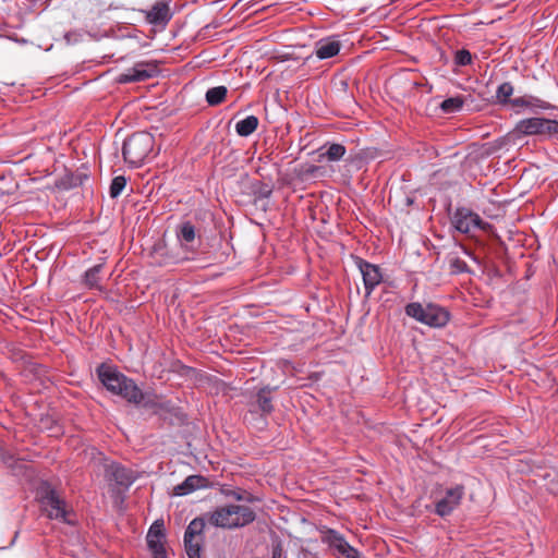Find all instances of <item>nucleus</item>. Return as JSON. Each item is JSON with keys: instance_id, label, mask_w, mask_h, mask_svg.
Listing matches in <instances>:
<instances>
[{"instance_id": "nucleus-20", "label": "nucleus", "mask_w": 558, "mask_h": 558, "mask_svg": "<svg viewBox=\"0 0 558 558\" xmlns=\"http://www.w3.org/2000/svg\"><path fill=\"white\" fill-rule=\"evenodd\" d=\"M294 172L299 180L308 181L322 177L325 170L323 167L305 163L295 168Z\"/></svg>"}, {"instance_id": "nucleus-1", "label": "nucleus", "mask_w": 558, "mask_h": 558, "mask_svg": "<svg viewBox=\"0 0 558 558\" xmlns=\"http://www.w3.org/2000/svg\"><path fill=\"white\" fill-rule=\"evenodd\" d=\"M97 375L101 384L113 395L135 404L144 401L145 395L135 381L120 373L116 367L101 364L97 368Z\"/></svg>"}, {"instance_id": "nucleus-25", "label": "nucleus", "mask_w": 558, "mask_h": 558, "mask_svg": "<svg viewBox=\"0 0 558 558\" xmlns=\"http://www.w3.org/2000/svg\"><path fill=\"white\" fill-rule=\"evenodd\" d=\"M228 89L226 86H216L211 87L206 92V101L210 106H218L220 105L226 96H227Z\"/></svg>"}, {"instance_id": "nucleus-35", "label": "nucleus", "mask_w": 558, "mask_h": 558, "mask_svg": "<svg viewBox=\"0 0 558 558\" xmlns=\"http://www.w3.org/2000/svg\"><path fill=\"white\" fill-rule=\"evenodd\" d=\"M232 496H233L236 500H242V499H243L242 495H240V494H238V493H233V495H232Z\"/></svg>"}, {"instance_id": "nucleus-26", "label": "nucleus", "mask_w": 558, "mask_h": 558, "mask_svg": "<svg viewBox=\"0 0 558 558\" xmlns=\"http://www.w3.org/2000/svg\"><path fill=\"white\" fill-rule=\"evenodd\" d=\"M449 270L452 275L470 274L471 269L466 262L454 254L448 256Z\"/></svg>"}, {"instance_id": "nucleus-12", "label": "nucleus", "mask_w": 558, "mask_h": 558, "mask_svg": "<svg viewBox=\"0 0 558 558\" xmlns=\"http://www.w3.org/2000/svg\"><path fill=\"white\" fill-rule=\"evenodd\" d=\"M158 72V66L154 62H137L133 68L128 69L119 75V83L142 82L155 76Z\"/></svg>"}, {"instance_id": "nucleus-23", "label": "nucleus", "mask_w": 558, "mask_h": 558, "mask_svg": "<svg viewBox=\"0 0 558 558\" xmlns=\"http://www.w3.org/2000/svg\"><path fill=\"white\" fill-rule=\"evenodd\" d=\"M178 239L183 247H187V244L193 242L195 239V227L190 222H183L177 232Z\"/></svg>"}, {"instance_id": "nucleus-6", "label": "nucleus", "mask_w": 558, "mask_h": 558, "mask_svg": "<svg viewBox=\"0 0 558 558\" xmlns=\"http://www.w3.org/2000/svg\"><path fill=\"white\" fill-rule=\"evenodd\" d=\"M451 223L461 233L470 234L474 230H487L490 225L484 221L476 213L466 208L458 207L452 215Z\"/></svg>"}, {"instance_id": "nucleus-29", "label": "nucleus", "mask_w": 558, "mask_h": 558, "mask_svg": "<svg viewBox=\"0 0 558 558\" xmlns=\"http://www.w3.org/2000/svg\"><path fill=\"white\" fill-rule=\"evenodd\" d=\"M464 100L462 97H450L441 102L440 108L446 113H453L459 111L462 108Z\"/></svg>"}, {"instance_id": "nucleus-31", "label": "nucleus", "mask_w": 558, "mask_h": 558, "mask_svg": "<svg viewBox=\"0 0 558 558\" xmlns=\"http://www.w3.org/2000/svg\"><path fill=\"white\" fill-rule=\"evenodd\" d=\"M125 184H126V180L124 177L118 175V177L113 178L111 181V184H110V189H109L110 196L112 198L118 197L121 194V192L123 191V189L125 187Z\"/></svg>"}, {"instance_id": "nucleus-17", "label": "nucleus", "mask_w": 558, "mask_h": 558, "mask_svg": "<svg viewBox=\"0 0 558 558\" xmlns=\"http://www.w3.org/2000/svg\"><path fill=\"white\" fill-rule=\"evenodd\" d=\"M318 161L328 160V161H338L340 160L347 153V148L342 144L332 143L326 144L319 149Z\"/></svg>"}, {"instance_id": "nucleus-21", "label": "nucleus", "mask_w": 558, "mask_h": 558, "mask_svg": "<svg viewBox=\"0 0 558 558\" xmlns=\"http://www.w3.org/2000/svg\"><path fill=\"white\" fill-rule=\"evenodd\" d=\"M258 123L257 117L247 116L235 124V131L240 136L246 137L256 131Z\"/></svg>"}, {"instance_id": "nucleus-5", "label": "nucleus", "mask_w": 558, "mask_h": 558, "mask_svg": "<svg viewBox=\"0 0 558 558\" xmlns=\"http://www.w3.org/2000/svg\"><path fill=\"white\" fill-rule=\"evenodd\" d=\"M405 314L415 320L429 327H444L450 318L449 312L433 303L423 305L417 302L410 303L405 306Z\"/></svg>"}, {"instance_id": "nucleus-3", "label": "nucleus", "mask_w": 558, "mask_h": 558, "mask_svg": "<svg viewBox=\"0 0 558 558\" xmlns=\"http://www.w3.org/2000/svg\"><path fill=\"white\" fill-rule=\"evenodd\" d=\"M37 497L43 512L50 520H58L68 524H73L70 519L71 511L65 500L48 483H43L37 490Z\"/></svg>"}, {"instance_id": "nucleus-9", "label": "nucleus", "mask_w": 558, "mask_h": 558, "mask_svg": "<svg viewBox=\"0 0 558 558\" xmlns=\"http://www.w3.org/2000/svg\"><path fill=\"white\" fill-rule=\"evenodd\" d=\"M322 542L336 550L341 557L360 558L359 550L351 546L344 536L333 529H326L322 532Z\"/></svg>"}, {"instance_id": "nucleus-19", "label": "nucleus", "mask_w": 558, "mask_h": 558, "mask_svg": "<svg viewBox=\"0 0 558 558\" xmlns=\"http://www.w3.org/2000/svg\"><path fill=\"white\" fill-rule=\"evenodd\" d=\"M205 486V478L201 475L187 476L183 483L174 487V494L183 496Z\"/></svg>"}, {"instance_id": "nucleus-14", "label": "nucleus", "mask_w": 558, "mask_h": 558, "mask_svg": "<svg viewBox=\"0 0 558 558\" xmlns=\"http://www.w3.org/2000/svg\"><path fill=\"white\" fill-rule=\"evenodd\" d=\"M172 17L168 1H157L150 10L145 11V19L153 25H166Z\"/></svg>"}, {"instance_id": "nucleus-7", "label": "nucleus", "mask_w": 558, "mask_h": 558, "mask_svg": "<svg viewBox=\"0 0 558 558\" xmlns=\"http://www.w3.org/2000/svg\"><path fill=\"white\" fill-rule=\"evenodd\" d=\"M518 135L531 136L542 134H557L558 121L545 118H527L520 120L514 128Z\"/></svg>"}, {"instance_id": "nucleus-8", "label": "nucleus", "mask_w": 558, "mask_h": 558, "mask_svg": "<svg viewBox=\"0 0 558 558\" xmlns=\"http://www.w3.org/2000/svg\"><path fill=\"white\" fill-rule=\"evenodd\" d=\"M465 494V488L457 484L447 488L445 495L435 504V513L441 518L450 515L461 504Z\"/></svg>"}, {"instance_id": "nucleus-24", "label": "nucleus", "mask_w": 558, "mask_h": 558, "mask_svg": "<svg viewBox=\"0 0 558 558\" xmlns=\"http://www.w3.org/2000/svg\"><path fill=\"white\" fill-rule=\"evenodd\" d=\"M102 269V265H95L87 269L84 274V284L89 289H99L100 277L99 274Z\"/></svg>"}, {"instance_id": "nucleus-33", "label": "nucleus", "mask_w": 558, "mask_h": 558, "mask_svg": "<svg viewBox=\"0 0 558 558\" xmlns=\"http://www.w3.org/2000/svg\"><path fill=\"white\" fill-rule=\"evenodd\" d=\"M282 550L280 548H275L272 551V558H281Z\"/></svg>"}, {"instance_id": "nucleus-18", "label": "nucleus", "mask_w": 558, "mask_h": 558, "mask_svg": "<svg viewBox=\"0 0 558 558\" xmlns=\"http://www.w3.org/2000/svg\"><path fill=\"white\" fill-rule=\"evenodd\" d=\"M108 472L111 478L120 486L129 487L134 482L133 473L119 464H111Z\"/></svg>"}, {"instance_id": "nucleus-13", "label": "nucleus", "mask_w": 558, "mask_h": 558, "mask_svg": "<svg viewBox=\"0 0 558 558\" xmlns=\"http://www.w3.org/2000/svg\"><path fill=\"white\" fill-rule=\"evenodd\" d=\"M162 526V522L156 521L149 527L147 533V544L153 553L154 558H167V553L163 545L165 534Z\"/></svg>"}, {"instance_id": "nucleus-27", "label": "nucleus", "mask_w": 558, "mask_h": 558, "mask_svg": "<svg viewBox=\"0 0 558 558\" xmlns=\"http://www.w3.org/2000/svg\"><path fill=\"white\" fill-rule=\"evenodd\" d=\"M204 527H205V522L202 518H195L194 520H192L190 522V524L187 525L186 530H185V533H184V536L185 538H190V537H204L203 535V532H204Z\"/></svg>"}, {"instance_id": "nucleus-15", "label": "nucleus", "mask_w": 558, "mask_h": 558, "mask_svg": "<svg viewBox=\"0 0 558 558\" xmlns=\"http://www.w3.org/2000/svg\"><path fill=\"white\" fill-rule=\"evenodd\" d=\"M510 106L515 109L517 113H520L522 109L535 110V109H548L549 104L532 95H524L521 97L513 98L510 101Z\"/></svg>"}, {"instance_id": "nucleus-16", "label": "nucleus", "mask_w": 558, "mask_h": 558, "mask_svg": "<svg viewBox=\"0 0 558 558\" xmlns=\"http://www.w3.org/2000/svg\"><path fill=\"white\" fill-rule=\"evenodd\" d=\"M340 47V43L335 38H323L315 45V54L320 60L329 59L339 53Z\"/></svg>"}, {"instance_id": "nucleus-10", "label": "nucleus", "mask_w": 558, "mask_h": 558, "mask_svg": "<svg viewBox=\"0 0 558 558\" xmlns=\"http://www.w3.org/2000/svg\"><path fill=\"white\" fill-rule=\"evenodd\" d=\"M271 392L272 389L269 387H264L252 396L247 403L248 414L252 416V418H254V416H259L265 420L272 413L274 404Z\"/></svg>"}, {"instance_id": "nucleus-32", "label": "nucleus", "mask_w": 558, "mask_h": 558, "mask_svg": "<svg viewBox=\"0 0 558 558\" xmlns=\"http://www.w3.org/2000/svg\"><path fill=\"white\" fill-rule=\"evenodd\" d=\"M1 460L3 461V463L8 464L9 466L12 465V463L14 462V457L10 453H3L1 456Z\"/></svg>"}, {"instance_id": "nucleus-2", "label": "nucleus", "mask_w": 558, "mask_h": 558, "mask_svg": "<svg viewBox=\"0 0 558 558\" xmlns=\"http://www.w3.org/2000/svg\"><path fill=\"white\" fill-rule=\"evenodd\" d=\"M255 518V512L248 506L231 504L211 511L208 522L216 527L232 530L248 525Z\"/></svg>"}, {"instance_id": "nucleus-4", "label": "nucleus", "mask_w": 558, "mask_h": 558, "mask_svg": "<svg viewBox=\"0 0 558 558\" xmlns=\"http://www.w3.org/2000/svg\"><path fill=\"white\" fill-rule=\"evenodd\" d=\"M154 136L148 132H137L129 136L123 144L124 160L133 167H140L154 148Z\"/></svg>"}, {"instance_id": "nucleus-28", "label": "nucleus", "mask_w": 558, "mask_h": 558, "mask_svg": "<svg viewBox=\"0 0 558 558\" xmlns=\"http://www.w3.org/2000/svg\"><path fill=\"white\" fill-rule=\"evenodd\" d=\"M513 94V86L510 82H505L498 86L496 97L502 105L509 104L512 100L510 97Z\"/></svg>"}, {"instance_id": "nucleus-34", "label": "nucleus", "mask_w": 558, "mask_h": 558, "mask_svg": "<svg viewBox=\"0 0 558 558\" xmlns=\"http://www.w3.org/2000/svg\"><path fill=\"white\" fill-rule=\"evenodd\" d=\"M179 262H180V259H178V258L169 257L166 260L160 262V264L167 265V264H170V263H179Z\"/></svg>"}, {"instance_id": "nucleus-30", "label": "nucleus", "mask_w": 558, "mask_h": 558, "mask_svg": "<svg viewBox=\"0 0 558 558\" xmlns=\"http://www.w3.org/2000/svg\"><path fill=\"white\" fill-rule=\"evenodd\" d=\"M473 61L472 53L468 49H459L454 52L453 62L457 66L470 65Z\"/></svg>"}, {"instance_id": "nucleus-11", "label": "nucleus", "mask_w": 558, "mask_h": 558, "mask_svg": "<svg viewBox=\"0 0 558 558\" xmlns=\"http://www.w3.org/2000/svg\"><path fill=\"white\" fill-rule=\"evenodd\" d=\"M364 283L365 296L368 298L375 288L383 281V272L378 265L371 264L361 257H354Z\"/></svg>"}, {"instance_id": "nucleus-22", "label": "nucleus", "mask_w": 558, "mask_h": 558, "mask_svg": "<svg viewBox=\"0 0 558 558\" xmlns=\"http://www.w3.org/2000/svg\"><path fill=\"white\" fill-rule=\"evenodd\" d=\"M204 537H184V547L189 558H202Z\"/></svg>"}]
</instances>
